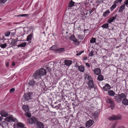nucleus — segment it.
<instances>
[{
  "mask_svg": "<svg viewBox=\"0 0 128 128\" xmlns=\"http://www.w3.org/2000/svg\"><path fill=\"white\" fill-rule=\"evenodd\" d=\"M64 65L67 66H69L72 64L71 60H65L64 61Z\"/></svg>",
  "mask_w": 128,
  "mask_h": 128,
  "instance_id": "obj_16",
  "label": "nucleus"
},
{
  "mask_svg": "<svg viewBox=\"0 0 128 128\" xmlns=\"http://www.w3.org/2000/svg\"><path fill=\"white\" fill-rule=\"evenodd\" d=\"M28 120L29 123L31 124H34L38 121L37 119L34 117H32L30 118H29Z\"/></svg>",
  "mask_w": 128,
  "mask_h": 128,
  "instance_id": "obj_5",
  "label": "nucleus"
},
{
  "mask_svg": "<svg viewBox=\"0 0 128 128\" xmlns=\"http://www.w3.org/2000/svg\"><path fill=\"white\" fill-rule=\"evenodd\" d=\"M22 108L25 112L28 111V110H29V107L27 105H23Z\"/></svg>",
  "mask_w": 128,
  "mask_h": 128,
  "instance_id": "obj_20",
  "label": "nucleus"
},
{
  "mask_svg": "<svg viewBox=\"0 0 128 128\" xmlns=\"http://www.w3.org/2000/svg\"><path fill=\"white\" fill-rule=\"evenodd\" d=\"M82 53H81L80 52L76 54V55L77 56H79Z\"/></svg>",
  "mask_w": 128,
  "mask_h": 128,
  "instance_id": "obj_49",
  "label": "nucleus"
},
{
  "mask_svg": "<svg viewBox=\"0 0 128 128\" xmlns=\"http://www.w3.org/2000/svg\"><path fill=\"white\" fill-rule=\"evenodd\" d=\"M97 78V80L99 81H101L104 80V77L103 76L100 74Z\"/></svg>",
  "mask_w": 128,
  "mask_h": 128,
  "instance_id": "obj_28",
  "label": "nucleus"
},
{
  "mask_svg": "<svg viewBox=\"0 0 128 128\" xmlns=\"http://www.w3.org/2000/svg\"><path fill=\"white\" fill-rule=\"evenodd\" d=\"M124 4L125 6L126 5L127 7H128V0H125L124 2Z\"/></svg>",
  "mask_w": 128,
  "mask_h": 128,
  "instance_id": "obj_39",
  "label": "nucleus"
},
{
  "mask_svg": "<svg viewBox=\"0 0 128 128\" xmlns=\"http://www.w3.org/2000/svg\"><path fill=\"white\" fill-rule=\"evenodd\" d=\"M108 95L111 96H114L115 94V92L112 90H110L108 92Z\"/></svg>",
  "mask_w": 128,
  "mask_h": 128,
  "instance_id": "obj_27",
  "label": "nucleus"
},
{
  "mask_svg": "<svg viewBox=\"0 0 128 128\" xmlns=\"http://www.w3.org/2000/svg\"><path fill=\"white\" fill-rule=\"evenodd\" d=\"M70 39L75 42H77V40L76 38H75L74 36V35H72L70 36Z\"/></svg>",
  "mask_w": 128,
  "mask_h": 128,
  "instance_id": "obj_25",
  "label": "nucleus"
},
{
  "mask_svg": "<svg viewBox=\"0 0 128 128\" xmlns=\"http://www.w3.org/2000/svg\"><path fill=\"white\" fill-rule=\"evenodd\" d=\"M122 103L124 105H128V100L126 98L122 101Z\"/></svg>",
  "mask_w": 128,
  "mask_h": 128,
  "instance_id": "obj_29",
  "label": "nucleus"
},
{
  "mask_svg": "<svg viewBox=\"0 0 128 128\" xmlns=\"http://www.w3.org/2000/svg\"><path fill=\"white\" fill-rule=\"evenodd\" d=\"M117 16L116 14L115 16L110 17L108 20V22L109 23H110L112 22L116 18Z\"/></svg>",
  "mask_w": 128,
  "mask_h": 128,
  "instance_id": "obj_17",
  "label": "nucleus"
},
{
  "mask_svg": "<svg viewBox=\"0 0 128 128\" xmlns=\"http://www.w3.org/2000/svg\"><path fill=\"white\" fill-rule=\"evenodd\" d=\"M25 114L26 116L29 118H30L31 116V114L29 110H28V111L26 112Z\"/></svg>",
  "mask_w": 128,
  "mask_h": 128,
  "instance_id": "obj_31",
  "label": "nucleus"
},
{
  "mask_svg": "<svg viewBox=\"0 0 128 128\" xmlns=\"http://www.w3.org/2000/svg\"><path fill=\"white\" fill-rule=\"evenodd\" d=\"M91 66L92 67V66L91 65Z\"/></svg>",
  "mask_w": 128,
  "mask_h": 128,
  "instance_id": "obj_60",
  "label": "nucleus"
},
{
  "mask_svg": "<svg viewBox=\"0 0 128 128\" xmlns=\"http://www.w3.org/2000/svg\"><path fill=\"white\" fill-rule=\"evenodd\" d=\"M101 27L103 28L107 29L108 28V24H106L102 25Z\"/></svg>",
  "mask_w": 128,
  "mask_h": 128,
  "instance_id": "obj_34",
  "label": "nucleus"
},
{
  "mask_svg": "<svg viewBox=\"0 0 128 128\" xmlns=\"http://www.w3.org/2000/svg\"><path fill=\"white\" fill-rule=\"evenodd\" d=\"M10 32H9V33L8 34V35H7V36H6H6H8L9 35H10Z\"/></svg>",
  "mask_w": 128,
  "mask_h": 128,
  "instance_id": "obj_55",
  "label": "nucleus"
},
{
  "mask_svg": "<svg viewBox=\"0 0 128 128\" xmlns=\"http://www.w3.org/2000/svg\"><path fill=\"white\" fill-rule=\"evenodd\" d=\"M106 102L110 104V106L111 107L112 109H113L114 106V104L113 100L112 99L108 98L106 100Z\"/></svg>",
  "mask_w": 128,
  "mask_h": 128,
  "instance_id": "obj_7",
  "label": "nucleus"
},
{
  "mask_svg": "<svg viewBox=\"0 0 128 128\" xmlns=\"http://www.w3.org/2000/svg\"><path fill=\"white\" fill-rule=\"evenodd\" d=\"M33 36L32 33H31L28 35L27 38L26 40L28 41H29V43H30L31 42V40H32V38Z\"/></svg>",
  "mask_w": 128,
  "mask_h": 128,
  "instance_id": "obj_18",
  "label": "nucleus"
},
{
  "mask_svg": "<svg viewBox=\"0 0 128 128\" xmlns=\"http://www.w3.org/2000/svg\"><path fill=\"white\" fill-rule=\"evenodd\" d=\"M126 98V95L124 93H122L120 94H118L116 97V100L118 102H120L121 101Z\"/></svg>",
  "mask_w": 128,
  "mask_h": 128,
  "instance_id": "obj_2",
  "label": "nucleus"
},
{
  "mask_svg": "<svg viewBox=\"0 0 128 128\" xmlns=\"http://www.w3.org/2000/svg\"><path fill=\"white\" fill-rule=\"evenodd\" d=\"M96 39L93 38H92L90 40V42L91 43H94L96 42Z\"/></svg>",
  "mask_w": 128,
  "mask_h": 128,
  "instance_id": "obj_37",
  "label": "nucleus"
},
{
  "mask_svg": "<svg viewBox=\"0 0 128 128\" xmlns=\"http://www.w3.org/2000/svg\"><path fill=\"white\" fill-rule=\"evenodd\" d=\"M50 49L51 50H56L58 49L57 48V47L56 46H53L51 47Z\"/></svg>",
  "mask_w": 128,
  "mask_h": 128,
  "instance_id": "obj_32",
  "label": "nucleus"
},
{
  "mask_svg": "<svg viewBox=\"0 0 128 128\" xmlns=\"http://www.w3.org/2000/svg\"><path fill=\"white\" fill-rule=\"evenodd\" d=\"M110 13V12L109 10H107L104 12L103 14V16L104 17H106L108 16Z\"/></svg>",
  "mask_w": 128,
  "mask_h": 128,
  "instance_id": "obj_24",
  "label": "nucleus"
},
{
  "mask_svg": "<svg viewBox=\"0 0 128 128\" xmlns=\"http://www.w3.org/2000/svg\"><path fill=\"white\" fill-rule=\"evenodd\" d=\"M29 85V87L31 88L32 89H34L35 88V85L36 84V82L33 80L32 79L29 81L28 83Z\"/></svg>",
  "mask_w": 128,
  "mask_h": 128,
  "instance_id": "obj_3",
  "label": "nucleus"
},
{
  "mask_svg": "<svg viewBox=\"0 0 128 128\" xmlns=\"http://www.w3.org/2000/svg\"><path fill=\"white\" fill-rule=\"evenodd\" d=\"M117 2H114V4L110 8V9L111 11L113 10L116 6Z\"/></svg>",
  "mask_w": 128,
  "mask_h": 128,
  "instance_id": "obj_21",
  "label": "nucleus"
},
{
  "mask_svg": "<svg viewBox=\"0 0 128 128\" xmlns=\"http://www.w3.org/2000/svg\"><path fill=\"white\" fill-rule=\"evenodd\" d=\"M46 69L48 71H50L51 70L50 68L48 67H47Z\"/></svg>",
  "mask_w": 128,
  "mask_h": 128,
  "instance_id": "obj_46",
  "label": "nucleus"
},
{
  "mask_svg": "<svg viewBox=\"0 0 128 128\" xmlns=\"http://www.w3.org/2000/svg\"><path fill=\"white\" fill-rule=\"evenodd\" d=\"M7 0H0V3H3L4 4L7 1Z\"/></svg>",
  "mask_w": 128,
  "mask_h": 128,
  "instance_id": "obj_42",
  "label": "nucleus"
},
{
  "mask_svg": "<svg viewBox=\"0 0 128 128\" xmlns=\"http://www.w3.org/2000/svg\"><path fill=\"white\" fill-rule=\"evenodd\" d=\"M6 121L8 122L12 121L15 122H17V120L16 118L13 117L12 116H9L7 117L5 119Z\"/></svg>",
  "mask_w": 128,
  "mask_h": 128,
  "instance_id": "obj_6",
  "label": "nucleus"
},
{
  "mask_svg": "<svg viewBox=\"0 0 128 128\" xmlns=\"http://www.w3.org/2000/svg\"><path fill=\"white\" fill-rule=\"evenodd\" d=\"M85 128L83 126H81V127H80V128Z\"/></svg>",
  "mask_w": 128,
  "mask_h": 128,
  "instance_id": "obj_54",
  "label": "nucleus"
},
{
  "mask_svg": "<svg viewBox=\"0 0 128 128\" xmlns=\"http://www.w3.org/2000/svg\"><path fill=\"white\" fill-rule=\"evenodd\" d=\"M36 125L38 128H44L43 124L41 122H38L36 123Z\"/></svg>",
  "mask_w": 128,
  "mask_h": 128,
  "instance_id": "obj_15",
  "label": "nucleus"
},
{
  "mask_svg": "<svg viewBox=\"0 0 128 128\" xmlns=\"http://www.w3.org/2000/svg\"><path fill=\"white\" fill-rule=\"evenodd\" d=\"M122 0H116L115 1V2H117V4L118 2H119L120 3Z\"/></svg>",
  "mask_w": 128,
  "mask_h": 128,
  "instance_id": "obj_43",
  "label": "nucleus"
},
{
  "mask_svg": "<svg viewBox=\"0 0 128 128\" xmlns=\"http://www.w3.org/2000/svg\"><path fill=\"white\" fill-rule=\"evenodd\" d=\"M75 66L76 68L78 67V66Z\"/></svg>",
  "mask_w": 128,
  "mask_h": 128,
  "instance_id": "obj_56",
  "label": "nucleus"
},
{
  "mask_svg": "<svg viewBox=\"0 0 128 128\" xmlns=\"http://www.w3.org/2000/svg\"><path fill=\"white\" fill-rule=\"evenodd\" d=\"M75 3V2H74L72 0H71V1L70 2L69 4V6L70 7H72L73 6H74V4Z\"/></svg>",
  "mask_w": 128,
  "mask_h": 128,
  "instance_id": "obj_35",
  "label": "nucleus"
},
{
  "mask_svg": "<svg viewBox=\"0 0 128 128\" xmlns=\"http://www.w3.org/2000/svg\"><path fill=\"white\" fill-rule=\"evenodd\" d=\"M18 38H17V40H18Z\"/></svg>",
  "mask_w": 128,
  "mask_h": 128,
  "instance_id": "obj_59",
  "label": "nucleus"
},
{
  "mask_svg": "<svg viewBox=\"0 0 128 128\" xmlns=\"http://www.w3.org/2000/svg\"><path fill=\"white\" fill-rule=\"evenodd\" d=\"M94 73L96 75H98L101 74V71L100 68H97L94 69L93 70Z\"/></svg>",
  "mask_w": 128,
  "mask_h": 128,
  "instance_id": "obj_12",
  "label": "nucleus"
},
{
  "mask_svg": "<svg viewBox=\"0 0 128 128\" xmlns=\"http://www.w3.org/2000/svg\"><path fill=\"white\" fill-rule=\"evenodd\" d=\"M125 6L124 4H123L119 8L118 12H122L125 9Z\"/></svg>",
  "mask_w": 128,
  "mask_h": 128,
  "instance_id": "obj_22",
  "label": "nucleus"
},
{
  "mask_svg": "<svg viewBox=\"0 0 128 128\" xmlns=\"http://www.w3.org/2000/svg\"><path fill=\"white\" fill-rule=\"evenodd\" d=\"M15 65V63L14 62H13L12 64V66H14Z\"/></svg>",
  "mask_w": 128,
  "mask_h": 128,
  "instance_id": "obj_51",
  "label": "nucleus"
},
{
  "mask_svg": "<svg viewBox=\"0 0 128 128\" xmlns=\"http://www.w3.org/2000/svg\"><path fill=\"white\" fill-rule=\"evenodd\" d=\"M46 74V71L45 69L42 68L39 71L36 70L33 76L34 78L37 79L40 78L41 76L44 75Z\"/></svg>",
  "mask_w": 128,
  "mask_h": 128,
  "instance_id": "obj_1",
  "label": "nucleus"
},
{
  "mask_svg": "<svg viewBox=\"0 0 128 128\" xmlns=\"http://www.w3.org/2000/svg\"><path fill=\"white\" fill-rule=\"evenodd\" d=\"M14 127L16 128H22L24 127V124L20 122H18L16 124H14Z\"/></svg>",
  "mask_w": 128,
  "mask_h": 128,
  "instance_id": "obj_13",
  "label": "nucleus"
},
{
  "mask_svg": "<svg viewBox=\"0 0 128 128\" xmlns=\"http://www.w3.org/2000/svg\"><path fill=\"white\" fill-rule=\"evenodd\" d=\"M117 128H125L123 126H121L118 127Z\"/></svg>",
  "mask_w": 128,
  "mask_h": 128,
  "instance_id": "obj_48",
  "label": "nucleus"
},
{
  "mask_svg": "<svg viewBox=\"0 0 128 128\" xmlns=\"http://www.w3.org/2000/svg\"><path fill=\"white\" fill-rule=\"evenodd\" d=\"M94 51L93 50H92L91 51L90 53L89 56H92L94 55Z\"/></svg>",
  "mask_w": 128,
  "mask_h": 128,
  "instance_id": "obj_40",
  "label": "nucleus"
},
{
  "mask_svg": "<svg viewBox=\"0 0 128 128\" xmlns=\"http://www.w3.org/2000/svg\"><path fill=\"white\" fill-rule=\"evenodd\" d=\"M3 119V118L1 116H0V121H1Z\"/></svg>",
  "mask_w": 128,
  "mask_h": 128,
  "instance_id": "obj_52",
  "label": "nucleus"
},
{
  "mask_svg": "<svg viewBox=\"0 0 128 128\" xmlns=\"http://www.w3.org/2000/svg\"><path fill=\"white\" fill-rule=\"evenodd\" d=\"M99 113V112L98 111L95 112L92 114V118L94 120L95 119L97 120L98 118Z\"/></svg>",
  "mask_w": 128,
  "mask_h": 128,
  "instance_id": "obj_11",
  "label": "nucleus"
},
{
  "mask_svg": "<svg viewBox=\"0 0 128 128\" xmlns=\"http://www.w3.org/2000/svg\"><path fill=\"white\" fill-rule=\"evenodd\" d=\"M94 122V121L92 120H89L86 123V127L88 128L90 127L93 125Z\"/></svg>",
  "mask_w": 128,
  "mask_h": 128,
  "instance_id": "obj_9",
  "label": "nucleus"
},
{
  "mask_svg": "<svg viewBox=\"0 0 128 128\" xmlns=\"http://www.w3.org/2000/svg\"><path fill=\"white\" fill-rule=\"evenodd\" d=\"M86 64L87 66L89 67H90V65L88 63H86Z\"/></svg>",
  "mask_w": 128,
  "mask_h": 128,
  "instance_id": "obj_47",
  "label": "nucleus"
},
{
  "mask_svg": "<svg viewBox=\"0 0 128 128\" xmlns=\"http://www.w3.org/2000/svg\"><path fill=\"white\" fill-rule=\"evenodd\" d=\"M28 16V14H20L18 15H17V16L18 17H22V16Z\"/></svg>",
  "mask_w": 128,
  "mask_h": 128,
  "instance_id": "obj_41",
  "label": "nucleus"
},
{
  "mask_svg": "<svg viewBox=\"0 0 128 128\" xmlns=\"http://www.w3.org/2000/svg\"><path fill=\"white\" fill-rule=\"evenodd\" d=\"M8 66V64H7V66Z\"/></svg>",
  "mask_w": 128,
  "mask_h": 128,
  "instance_id": "obj_57",
  "label": "nucleus"
},
{
  "mask_svg": "<svg viewBox=\"0 0 128 128\" xmlns=\"http://www.w3.org/2000/svg\"><path fill=\"white\" fill-rule=\"evenodd\" d=\"M6 46V44H1L0 45V46L2 48H4Z\"/></svg>",
  "mask_w": 128,
  "mask_h": 128,
  "instance_id": "obj_38",
  "label": "nucleus"
},
{
  "mask_svg": "<svg viewBox=\"0 0 128 128\" xmlns=\"http://www.w3.org/2000/svg\"><path fill=\"white\" fill-rule=\"evenodd\" d=\"M116 124H113L111 128H115Z\"/></svg>",
  "mask_w": 128,
  "mask_h": 128,
  "instance_id": "obj_45",
  "label": "nucleus"
},
{
  "mask_svg": "<svg viewBox=\"0 0 128 128\" xmlns=\"http://www.w3.org/2000/svg\"><path fill=\"white\" fill-rule=\"evenodd\" d=\"M2 20V19H1V18H0V20Z\"/></svg>",
  "mask_w": 128,
  "mask_h": 128,
  "instance_id": "obj_58",
  "label": "nucleus"
},
{
  "mask_svg": "<svg viewBox=\"0 0 128 128\" xmlns=\"http://www.w3.org/2000/svg\"><path fill=\"white\" fill-rule=\"evenodd\" d=\"M89 87L90 88H94V84L93 80L91 81H89L88 83Z\"/></svg>",
  "mask_w": 128,
  "mask_h": 128,
  "instance_id": "obj_19",
  "label": "nucleus"
},
{
  "mask_svg": "<svg viewBox=\"0 0 128 128\" xmlns=\"http://www.w3.org/2000/svg\"><path fill=\"white\" fill-rule=\"evenodd\" d=\"M26 44L27 43L26 42H24L20 44L17 45V46L18 47H24L26 46Z\"/></svg>",
  "mask_w": 128,
  "mask_h": 128,
  "instance_id": "obj_30",
  "label": "nucleus"
},
{
  "mask_svg": "<svg viewBox=\"0 0 128 128\" xmlns=\"http://www.w3.org/2000/svg\"><path fill=\"white\" fill-rule=\"evenodd\" d=\"M87 59V58L86 57H84V60H86Z\"/></svg>",
  "mask_w": 128,
  "mask_h": 128,
  "instance_id": "obj_53",
  "label": "nucleus"
},
{
  "mask_svg": "<svg viewBox=\"0 0 128 128\" xmlns=\"http://www.w3.org/2000/svg\"><path fill=\"white\" fill-rule=\"evenodd\" d=\"M121 118V117L120 116H111L110 117L108 118V119L110 120H120Z\"/></svg>",
  "mask_w": 128,
  "mask_h": 128,
  "instance_id": "obj_8",
  "label": "nucleus"
},
{
  "mask_svg": "<svg viewBox=\"0 0 128 128\" xmlns=\"http://www.w3.org/2000/svg\"><path fill=\"white\" fill-rule=\"evenodd\" d=\"M18 40L16 39H13L10 43V44L14 45H16Z\"/></svg>",
  "mask_w": 128,
  "mask_h": 128,
  "instance_id": "obj_33",
  "label": "nucleus"
},
{
  "mask_svg": "<svg viewBox=\"0 0 128 128\" xmlns=\"http://www.w3.org/2000/svg\"><path fill=\"white\" fill-rule=\"evenodd\" d=\"M93 12V10H90V14H91V13H92V12Z\"/></svg>",
  "mask_w": 128,
  "mask_h": 128,
  "instance_id": "obj_50",
  "label": "nucleus"
},
{
  "mask_svg": "<svg viewBox=\"0 0 128 128\" xmlns=\"http://www.w3.org/2000/svg\"><path fill=\"white\" fill-rule=\"evenodd\" d=\"M0 114L1 116L3 117H6L8 115V112L3 110L0 112Z\"/></svg>",
  "mask_w": 128,
  "mask_h": 128,
  "instance_id": "obj_14",
  "label": "nucleus"
},
{
  "mask_svg": "<svg viewBox=\"0 0 128 128\" xmlns=\"http://www.w3.org/2000/svg\"><path fill=\"white\" fill-rule=\"evenodd\" d=\"M100 86L105 90H108L110 88V87L109 84H106L104 86H103V87L101 86L100 84H99Z\"/></svg>",
  "mask_w": 128,
  "mask_h": 128,
  "instance_id": "obj_10",
  "label": "nucleus"
},
{
  "mask_svg": "<svg viewBox=\"0 0 128 128\" xmlns=\"http://www.w3.org/2000/svg\"><path fill=\"white\" fill-rule=\"evenodd\" d=\"M15 90V89L14 88H11L10 90V92L12 93L14 92Z\"/></svg>",
  "mask_w": 128,
  "mask_h": 128,
  "instance_id": "obj_44",
  "label": "nucleus"
},
{
  "mask_svg": "<svg viewBox=\"0 0 128 128\" xmlns=\"http://www.w3.org/2000/svg\"><path fill=\"white\" fill-rule=\"evenodd\" d=\"M85 78L86 80H87L89 81L93 80L92 77L91 76L89 75L88 74H86Z\"/></svg>",
  "mask_w": 128,
  "mask_h": 128,
  "instance_id": "obj_23",
  "label": "nucleus"
},
{
  "mask_svg": "<svg viewBox=\"0 0 128 128\" xmlns=\"http://www.w3.org/2000/svg\"><path fill=\"white\" fill-rule=\"evenodd\" d=\"M65 49L64 48H61L58 49L57 50V51L59 52H62L64 51Z\"/></svg>",
  "mask_w": 128,
  "mask_h": 128,
  "instance_id": "obj_36",
  "label": "nucleus"
},
{
  "mask_svg": "<svg viewBox=\"0 0 128 128\" xmlns=\"http://www.w3.org/2000/svg\"><path fill=\"white\" fill-rule=\"evenodd\" d=\"M32 94V92H28L26 93L24 95V98L26 101H28L31 99Z\"/></svg>",
  "mask_w": 128,
  "mask_h": 128,
  "instance_id": "obj_4",
  "label": "nucleus"
},
{
  "mask_svg": "<svg viewBox=\"0 0 128 128\" xmlns=\"http://www.w3.org/2000/svg\"><path fill=\"white\" fill-rule=\"evenodd\" d=\"M78 70L80 72H84V67L82 66H80L78 67Z\"/></svg>",
  "mask_w": 128,
  "mask_h": 128,
  "instance_id": "obj_26",
  "label": "nucleus"
}]
</instances>
